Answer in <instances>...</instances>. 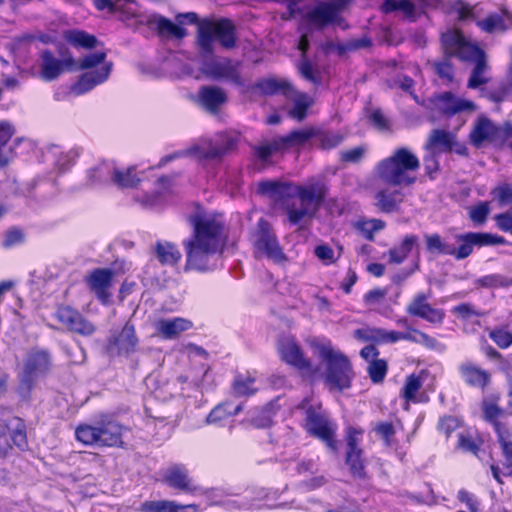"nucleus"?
Here are the masks:
<instances>
[{
    "mask_svg": "<svg viewBox=\"0 0 512 512\" xmlns=\"http://www.w3.org/2000/svg\"><path fill=\"white\" fill-rule=\"evenodd\" d=\"M72 59H58L51 52L41 54L40 77L45 81H52L61 75L66 68L72 66Z\"/></svg>",
    "mask_w": 512,
    "mask_h": 512,
    "instance_id": "26",
    "label": "nucleus"
},
{
    "mask_svg": "<svg viewBox=\"0 0 512 512\" xmlns=\"http://www.w3.org/2000/svg\"><path fill=\"white\" fill-rule=\"evenodd\" d=\"M162 482L168 487L187 495H205L207 490L198 485L190 476L188 468L181 463H173L162 471Z\"/></svg>",
    "mask_w": 512,
    "mask_h": 512,
    "instance_id": "11",
    "label": "nucleus"
},
{
    "mask_svg": "<svg viewBox=\"0 0 512 512\" xmlns=\"http://www.w3.org/2000/svg\"><path fill=\"white\" fill-rule=\"evenodd\" d=\"M348 1L338 0L336 3H319L305 14L304 21L307 25L320 29L332 23L337 17L339 10Z\"/></svg>",
    "mask_w": 512,
    "mask_h": 512,
    "instance_id": "15",
    "label": "nucleus"
},
{
    "mask_svg": "<svg viewBox=\"0 0 512 512\" xmlns=\"http://www.w3.org/2000/svg\"><path fill=\"white\" fill-rule=\"evenodd\" d=\"M458 372L461 379L470 387L484 389L491 381L490 373L471 361L459 364Z\"/></svg>",
    "mask_w": 512,
    "mask_h": 512,
    "instance_id": "25",
    "label": "nucleus"
},
{
    "mask_svg": "<svg viewBox=\"0 0 512 512\" xmlns=\"http://www.w3.org/2000/svg\"><path fill=\"white\" fill-rule=\"evenodd\" d=\"M422 385L423 380L420 376L415 374L407 376L401 392V395L406 400L407 404L409 402H418L416 394L421 389Z\"/></svg>",
    "mask_w": 512,
    "mask_h": 512,
    "instance_id": "46",
    "label": "nucleus"
},
{
    "mask_svg": "<svg viewBox=\"0 0 512 512\" xmlns=\"http://www.w3.org/2000/svg\"><path fill=\"white\" fill-rule=\"evenodd\" d=\"M51 366V355L47 350L33 348L26 354L17 388V392L23 400L30 398L36 381L46 376Z\"/></svg>",
    "mask_w": 512,
    "mask_h": 512,
    "instance_id": "4",
    "label": "nucleus"
},
{
    "mask_svg": "<svg viewBox=\"0 0 512 512\" xmlns=\"http://www.w3.org/2000/svg\"><path fill=\"white\" fill-rule=\"evenodd\" d=\"M442 43L447 54L457 56L461 60L477 62L485 58L484 52L477 45L467 41L458 30L444 33Z\"/></svg>",
    "mask_w": 512,
    "mask_h": 512,
    "instance_id": "12",
    "label": "nucleus"
},
{
    "mask_svg": "<svg viewBox=\"0 0 512 512\" xmlns=\"http://www.w3.org/2000/svg\"><path fill=\"white\" fill-rule=\"evenodd\" d=\"M95 6L99 10L109 9L111 11L119 10L123 7V4L127 6V12L135 16V10L133 8L134 3L130 0H94Z\"/></svg>",
    "mask_w": 512,
    "mask_h": 512,
    "instance_id": "57",
    "label": "nucleus"
},
{
    "mask_svg": "<svg viewBox=\"0 0 512 512\" xmlns=\"http://www.w3.org/2000/svg\"><path fill=\"white\" fill-rule=\"evenodd\" d=\"M192 326L190 320L181 317L162 318L154 323L156 334L165 340L178 338L181 333L189 330Z\"/></svg>",
    "mask_w": 512,
    "mask_h": 512,
    "instance_id": "23",
    "label": "nucleus"
},
{
    "mask_svg": "<svg viewBox=\"0 0 512 512\" xmlns=\"http://www.w3.org/2000/svg\"><path fill=\"white\" fill-rule=\"evenodd\" d=\"M429 296L425 293L416 294L406 308V312L433 324H441L445 317L442 309L434 308L428 303Z\"/></svg>",
    "mask_w": 512,
    "mask_h": 512,
    "instance_id": "16",
    "label": "nucleus"
},
{
    "mask_svg": "<svg viewBox=\"0 0 512 512\" xmlns=\"http://www.w3.org/2000/svg\"><path fill=\"white\" fill-rule=\"evenodd\" d=\"M286 213L289 222L293 225H297L305 218H311L314 214V210L299 202L298 205L296 203L287 205Z\"/></svg>",
    "mask_w": 512,
    "mask_h": 512,
    "instance_id": "47",
    "label": "nucleus"
},
{
    "mask_svg": "<svg viewBox=\"0 0 512 512\" xmlns=\"http://www.w3.org/2000/svg\"><path fill=\"white\" fill-rule=\"evenodd\" d=\"M215 40L225 48L235 45L234 27L229 20L198 23L197 44L204 54H211Z\"/></svg>",
    "mask_w": 512,
    "mask_h": 512,
    "instance_id": "8",
    "label": "nucleus"
},
{
    "mask_svg": "<svg viewBox=\"0 0 512 512\" xmlns=\"http://www.w3.org/2000/svg\"><path fill=\"white\" fill-rule=\"evenodd\" d=\"M252 92L263 96H297L292 83L286 78L269 76L257 81Z\"/></svg>",
    "mask_w": 512,
    "mask_h": 512,
    "instance_id": "18",
    "label": "nucleus"
},
{
    "mask_svg": "<svg viewBox=\"0 0 512 512\" xmlns=\"http://www.w3.org/2000/svg\"><path fill=\"white\" fill-rule=\"evenodd\" d=\"M258 192L275 202L293 198V184L278 180H265L258 183Z\"/></svg>",
    "mask_w": 512,
    "mask_h": 512,
    "instance_id": "28",
    "label": "nucleus"
},
{
    "mask_svg": "<svg viewBox=\"0 0 512 512\" xmlns=\"http://www.w3.org/2000/svg\"><path fill=\"white\" fill-rule=\"evenodd\" d=\"M433 69L444 83H450L453 81L454 71L447 60L435 62L433 64Z\"/></svg>",
    "mask_w": 512,
    "mask_h": 512,
    "instance_id": "62",
    "label": "nucleus"
},
{
    "mask_svg": "<svg viewBox=\"0 0 512 512\" xmlns=\"http://www.w3.org/2000/svg\"><path fill=\"white\" fill-rule=\"evenodd\" d=\"M312 105L313 98H286L282 111L290 118L302 121Z\"/></svg>",
    "mask_w": 512,
    "mask_h": 512,
    "instance_id": "35",
    "label": "nucleus"
},
{
    "mask_svg": "<svg viewBox=\"0 0 512 512\" xmlns=\"http://www.w3.org/2000/svg\"><path fill=\"white\" fill-rule=\"evenodd\" d=\"M242 410L241 405L235 406L231 409V404L228 402L217 405L206 417L207 424L223 425V422L231 416L237 415Z\"/></svg>",
    "mask_w": 512,
    "mask_h": 512,
    "instance_id": "40",
    "label": "nucleus"
},
{
    "mask_svg": "<svg viewBox=\"0 0 512 512\" xmlns=\"http://www.w3.org/2000/svg\"><path fill=\"white\" fill-rule=\"evenodd\" d=\"M326 188L321 181H312L306 185H293V198L297 197L299 202L315 209L322 203L325 198Z\"/></svg>",
    "mask_w": 512,
    "mask_h": 512,
    "instance_id": "21",
    "label": "nucleus"
},
{
    "mask_svg": "<svg viewBox=\"0 0 512 512\" xmlns=\"http://www.w3.org/2000/svg\"><path fill=\"white\" fill-rule=\"evenodd\" d=\"M114 165L110 162H101L86 172L85 186L95 188L112 181Z\"/></svg>",
    "mask_w": 512,
    "mask_h": 512,
    "instance_id": "33",
    "label": "nucleus"
},
{
    "mask_svg": "<svg viewBox=\"0 0 512 512\" xmlns=\"http://www.w3.org/2000/svg\"><path fill=\"white\" fill-rule=\"evenodd\" d=\"M172 185V180L168 176H162L160 177L156 182V191L155 193L149 195L146 194L143 196V199L141 200V203L144 206H154L156 205L159 200L160 196L164 193H167L170 191Z\"/></svg>",
    "mask_w": 512,
    "mask_h": 512,
    "instance_id": "44",
    "label": "nucleus"
},
{
    "mask_svg": "<svg viewBox=\"0 0 512 512\" xmlns=\"http://www.w3.org/2000/svg\"><path fill=\"white\" fill-rule=\"evenodd\" d=\"M76 439L85 445L98 446V429L95 425H79L75 431Z\"/></svg>",
    "mask_w": 512,
    "mask_h": 512,
    "instance_id": "51",
    "label": "nucleus"
},
{
    "mask_svg": "<svg viewBox=\"0 0 512 512\" xmlns=\"http://www.w3.org/2000/svg\"><path fill=\"white\" fill-rule=\"evenodd\" d=\"M478 26L485 32L491 33L496 30H503L504 20L503 16L499 14H492L486 17L484 20L478 22Z\"/></svg>",
    "mask_w": 512,
    "mask_h": 512,
    "instance_id": "58",
    "label": "nucleus"
},
{
    "mask_svg": "<svg viewBox=\"0 0 512 512\" xmlns=\"http://www.w3.org/2000/svg\"><path fill=\"white\" fill-rule=\"evenodd\" d=\"M14 447L27 449L26 424L9 409L0 407V457L8 456Z\"/></svg>",
    "mask_w": 512,
    "mask_h": 512,
    "instance_id": "5",
    "label": "nucleus"
},
{
    "mask_svg": "<svg viewBox=\"0 0 512 512\" xmlns=\"http://www.w3.org/2000/svg\"><path fill=\"white\" fill-rule=\"evenodd\" d=\"M138 342L134 325L126 322L118 334L108 339L106 349L111 356L127 357L136 351Z\"/></svg>",
    "mask_w": 512,
    "mask_h": 512,
    "instance_id": "14",
    "label": "nucleus"
},
{
    "mask_svg": "<svg viewBox=\"0 0 512 512\" xmlns=\"http://www.w3.org/2000/svg\"><path fill=\"white\" fill-rule=\"evenodd\" d=\"M284 150L282 146V140L279 137L274 138L270 142H265L255 147L256 155L261 160H267L274 152Z\"/></svg>",
    "mask_w": 512,
    "mask_h": 512,
    "instance_id": "56",
    "label": "nucleus"
},
{
    "mask_svg": "<svg viewBox=\"0 0 512 512\" xmlns=\"http://www.w3.org/2000/svg\"><path fill=\"white\" fill-rule=\"evenodd\" d=\"M147 23L155 27L161 37L182 39L187 35V30L181 24L173 23L171 20L153 14L147 18Z\"/></svg>",
    "mask_w": 512,
    "mask_h": 512,
    "instance_id": "29",
    "label": "nucleus"
},
{
    "mask_svg": "<svg viewBox=\"0 0 512 512\" xmlns=\"http://www.w3.org/2000/svg\"><path fill=\"white\" fill-rule=\"evenodd\" d=\"M63 38L74 47L91 49L97 45V39L94 35L79 29L64 31Z\"/></svg>",
    "mask_w": 512,
    "mask_h": 512,
    "instance_id": "39",
    "label": "nucleus"
},
{
    "mask_svg": "<svg viewBox=\"0 0 512 512\" xmlns=\"http://www.w3.org/2000/svg\"><path fill=\"white\" fill-rule=\"evenodd\" d=\"M418 241L417 235H406L398 245L388 251L389 262L394 264L403 263L414 246L418 244Z\"/></svg>",
    "mask_w": 512,
    "mask_h": 512,
    "instance_id": "37",
    "label": "nucleus"
},
{
    "mask_svg": "<svg viewBox=\"0 0 512 512\" xmlns=\"http://www.w3.org/2000/svg\"><path fill=\"white\" fill-rule=\"evenodd\" d=\"M489 337L501 349H506L512 345V334L505 329H494L490 331Z\"/></svg>",
    "mask_w": 512,
    "mask_h": 512,
    "instance_id": "61",
    "label": "nucleus"
},
{
    "mask_svg": "<svg viewBox=\"0 0 512 512\" xmlns=\"http://www.w3.org/2000/svg\"><path fill=\"white\" fill-rule=\"evenodd\" d=\"M42 155L45 162L53 165L59 173H63L74 164L79 151L76 148L63 150L58 145L50 144L44 148Z\"/></svg>",
    "mask_w": 512,
    "mask_h": 512,
    "instance_id": "20",
    "label": "nucleus"
},
{
    "mask_svg": "<svg viewBox=\"0 0 512 512\" xmlns=\"http://www.w3.org/2000/svg\"><path fill=\"white\" fill-rule=\"evenodd\" d=\"M373 431L379 438L383 440L385 446L392 447L396 444V431L394 425L391 422H378L373 427Z\"/></svg>",
    "mask_w": 512,
    "mask_h": 512,
    "instance_id": "50",
    "label": "nucleus"
},
{
    "mask_svg": "<svg viewBox=\"0 0 512 512\" xmlns=\"http://www.w3.org/2000/svg\"><path fill=\"white\" fill-rule=\"evenodd\" d=\"M482 441H476L470 434H459L458 447L477 456Z\"/></svg>",
    "mask_w": 512,
    "mask_h": 512,
    "instance_id": "60",
    "label": "nucleus"
},
{
    "mask_svg": "<svg viewBox=\"0 0 512 512\" xmlns=\"http://www.w3.org/2000/svg\"><path fill=\"white\" fill-rule=\"evenodd\" d=\"M140 512H198V505L178 504L172 500L145 501L139 508Z\"/></svg>",
    "mask_w": 512,
    "mask_h": 512,
    "instance_id": "31",
    "label": "nucleus"
},
{
    "mask_svg": "<svg viewBox=\"0 0 512 512\" xmlns=\"http://www.w3.org/2000/svg\"><path fill=\"white\" fill-rule=\"evenodd\" d=\"M155 254L163 265L173 266L181 259V253L178 248L173 243L166 241H158L156 243Z\"/></svg>",
    "mask_w": 512,
    "mask_h": 512,
    "instance_id": "38",
    "label": "nucleus"
},
{
    "mask_svg": "<svg viewBox=\"0 0 512 512\" xmlns=\"http://www.w3.org/2000/svg\"><path fill=\"white\" fill-rule=\"evenodd\" d=\"M281 358L288 364L298 368L308 367V362L304 359L299 347L292 340H285L279 345Z\"/></svg>",
    "mask_w": 512,
    "mask_h": 512,
    "instance_id": "34",
    "label": "nucleus"
},
{
    "mask_svg": "<svg viewBox=\"0 0 512 512\" xmlns=\"http://www.w3.org/2000/svg\"><path fill=\"white\" fill-rule=\"evenodd\" d=\"M375 206L383 213L397 212L404 200V194L398 189H381L375 194Z\"/></svg>",
    "mask_w": 512,
    "mask_h": 512,
    "instance_id": "30",
    "label": "nucleus"
},
{
    "mask_svg": "<svg viewBox=\"0 0 512 512\" xmlns=\"http://www.w3.org/2000/svg\"><path fill=\"white\" fill-rule=\"evenodd\" d=\"M304 427L311 436L324 442L331 450H336V425L320 405H310L305 409Z\"/></svg>",
    "mask_w": 512,
    "mask_h": 512,
    "instance_id": "10",
    "label": "nucleus"
},
{
    "mask_svg": "<svg viewBox=\"0 0 512 512\" xmlns=\"http://www.w3.org/2000/svg\"><path fill=\"white\" fill-rule=\"evenodd\" d=\"M491 196L493 201H496L501 207L512 206V182L497 185L491 191Z\"/></svg>",
    "mask_w": 512,
    "mask_h": 512,
    "instance_id": "52",
    "label": "nucleus"
},
{
    "mask_svg": "<svg viewBox=\"0 0 512 512\" xmlns=\"http://www.w3.org/2000/svg\"><path fill=\"white\" fill-rule=\"evenodd\" d=\"M98 446H121L123 426L112 418H104L97 422Z\"/></svg>",
    "mask_w": 512,
    "mask_h": 512,
    "instance_id": "24",
    "label": "nucleus"
},
{
    "mask_svg": "<svg viewBox=\"0 0 512 512\" xmlns=\"http://www.w3.org/2000/svg\"><path fill=\"white\" fill-rule=\"evenodd\" d=\"M488 80V66L486 60L485 58L480 59L475 62V67L468 80V87L473 89L479 88L480 86L487 83Z\"/></svg>",
    "mask_w": 512,
    "mask_h": 512,
    "instance_id": "45",
    "label": "nucleus"
},
{
    "mask_svg": "<svg viewBox=\"0 0 512 512\" xmlns=\"http://www.w3.org/2000/svg\"><path fill=\"white\" fill-rule=\"evenodd\" d=\"M319 353L326 364V383L339 391L349 388L353 377L349 359L330 346H322Z\"/></svg>",
    "mask_w": 512,
    "mask_h": 512,
    "instance_id": "6",
    "label": "nucleus"
},
{
    "mask_svg": "<svg viewBox=\"0 0 512 512\" xmlns=\"http://www.w3.org/2000/svg\"><path fill=\"white\" fill-rule=\"evenodd\" d=\"M55 317L68 330L80 335L89 336L95 331L94 326L71 307L58 308Z\"/></svg>",
    "mask_w": 512,
    "mask_h": 512,
    "instance_id": "19",
    "label": "nucleus"
},
{
    "mask_svg": "<svg viewBox=\"0 0 512 512\" xmlns=\"http://www.w3.org/2000/svg\"><path fill=\"white\" fill-rule=\"evenodd\" d=\"M192 235L183 241L185 270L208 272L216 269L223 251L225 226L221 215L198 208L189 216Z\"/></svg>",
    "mask_w": 512,
    "mask_h": 512,
    "instance_id": "1",
    "label": "nucleus"
},
{
    "mask_svg": "<svg viewBox=\"0 0 512 512\" xmlns=\"http://www.w3.org/2000/svg\"><path fill=\"white\" fill-rule=\"evenodd\" d=\"M385 226L386 224L383 220L371 219L361 225V230L363 231L365 238L372 241L374 239V233L383 230Z\"/></svg>",
    "mask_w": 512,
    "mask_h": 512,
    "instance_id": "63",
    "label": "nucleus"
},
{
    "mask_svg": "<svg viewBox=\"0 0 512 512\" xmlns=\"http://www.w3.org/2000/svg\"><path fill=\"white\" fill-rule=\"evenodd\" d=\"M79 67L81 69L96 68L84 73L72 86L73 93L85 94L108 78L112 64L106 61V54L104 52H95L84 56L79 61Z\"/></svg>",
    "mask_w": 512,
    "mask_h": 512,
    "instance_id": "7",
    "label": "nucleus"
},
{
    "mask_svg": "<svg viewBox=\"0 0 512 512\" xmlns=\"http://www.w3.org/2000/svg\"><path fill=\"white\" fill-rule=\"evenodd\" d=\"M314 135V131L312 129H299L290 132L286 136L279 137L282 140V146L284 149L296 146L303 145L306 143L312 136Z\"/></svg>",
    "mask_w": 512,
    "mask_h": 512,
    "instance_id": "49",
    "label": "nucleus"
},
{
    "mask_svg": "<svg viewBox=\"0 0 512 512\" xmlns=\"http://www.w3.org/2000/svg\"><path fill=\"white\" fill-rule=\"evenodd\" d=\"M239 141V135L234 132H222L215 138H201L199 142L191 145L186 149H182L162 157L158 164V168H162L173 160L193 157L199 162L218 161L225 154L236 149Z\"/></svg>",
    "mask_w": 512,
    "mask_h": 512,
    "instance_id": "3",
    "label": "nucleus"
},
{
    "mask_svg": "<svg viewBox=\"0 0 512 512\" xmlns=\"http://www.w3.org/2000/svg\"><path fill=\"white\" fill-rule=\"evenodd\" d=\"M195 105L211 115H217L227 98H192Z\"/></svg>",
    "mask_w": 512,
    "mask_h": 512,
    "instance_id": "53",
    "label": "nucleus"
},
{
    "mask_svg": "<svg viewBox=\"0 0 512 512\" xmlns=\"http://www.w3.org/2000/svg\"><path fill=\"white\" fill-rule=\"evenodd\" d=\"M437 100L436 106L447 115H455L462 111H472L475 109V104L472 101L460 100L453 101L455 98H435Z\"/></svg>",
    "mask_w": 512,
    "mask_h": 512,
    "instance_id": "41",
    "label": "nucleus"
},
{
    "mask_svg": "<svg viewBox=\"0 0 512 512\" xmlns=\"http://www.w3.org/2000/svg\"><path fill=\"white\" fill-rule=\"evenodd\" d=\"M426 249L431 254L449 255L453 252V244L443 239L439 234H425L424 235Z\"/></svg>",
    "mask_w": 512,
    "mask_h": 512,
    "instance_id": "42",
    "label": "nucleus"
},
{
    "mask_svg": "<svg viewBox=\"0 0 512 512\" xmlns=\"http://www.w3.org/2000/svg\"><path fill=\"white\" fill-rule=\"evenodd\" d=\"M366 148L364 146L354 147L340 152V159L343 162L358 163L364 157Z\"/></svg>",
    "mask_w": 512,
    "mask_h": 512,
    "instance_id": "64",
    "label": "nucleus"
},
{
    "mask_svg": "<svg viewBox=\"0 0 512 512\" xmlns=\"http://www.w3.org/2000/svg\"><path fill=\"white\" fill-rule=\"evenodd\" d=\"M254 383L255 379L250 375H237L233 382V392L237 396L253 395L257 391Z\"/></svg>",
    "mask_w": 512,
    "mask_h": 512,
    "instance_id": "48",
    "label": "nucleus"
},
{
    "mask_svg": "<svg viewBox=\"0 0 512 512\" xmlns=\"http://www.w3.org/2000/svg\"><path fill=\"white\" fill-rule=\"evenodd\" d=\"M362 431L350 428L347 436L346 463L353 476L365 477L364 464L362 461V449L360 448Z\"/></svg>",
    "mask_w": 512,
    "mask_h": 512,
    "instance_id": "17",
    "label": "nucleus"
},
{
    "mask_svg": "<svg viewBox=\"0 0 512 512\" xmlns=\"http://www.w3.org/2000/svg\"><path fill=\"white\" fill-rule=\"evenodd\" d=\"M455 240L459 244V247L456 248L453 244L454 253H451V256L457 260H462L470 256L473 251V246L475 245L482 247L503 244L505 242L504 238L501 236L483 232H468L464 234H458L455 236Z\"/></svg>",
    "mask_w": 512,
    "mask_h": 512,
    "instance_id": "13",
    "label": "nucleus"
},
{
    "mask_svg": "<svg viewBox=\"0 0 512 512\" xmlns=\"http://www.w3.org/2000/svg\"><path fill=\"white\" fill-rule=\"evenodd\" d=\"M253 246L258 257L264 256L275 264H283L287 261V256L271 225L263 218L258 221L253 234Z\"/></svg>",
    "mask_w": 512,
    "mask_h": 512,
    "instance_id": "9",
    "label": "nucleus"
},
{
    "mask_svg": "<svg viewBox=\"0 0 512 512\" xmlns=\"http://www.w3.org/2000/svg\"><path fill=\"white\" fill-rule=\"evenodd\" d=\"M420 168L418 157L408 148L396 149L389 157L379 161L374 168L375 177L381 182L394 186H410L416 181Z\"/></svg>",
    "mask_w": 512,
    "mask_h": 512,
    "instance_id": "2",
    "label": "nucleus"
},
{
    "mask_svg": "<svg viewBox=\"0 0 512 512\" xmlns=\"http://www.w3.org/2000/svg\"><path fill=\"white\" fill-rule=\"evenodd\" d=\"M387 362L384 359L370 361L367 366V373L373 383H381L387 373Z\"/></svg>",
    "mask_w": 512,
    "mask_h": 512,
    "instance_id": "55",
    "label": "nucleus"
},
{
    "mask_svg": "<svg viewBox=\"0 0 512 512\" xmlns=\"http://www.w3.org/2000/svg\"><path fill=\"white\" fill-rule=\"evenodd\" d=\"M455 144V136L446 130L434 129L431 131L425 149L430 153L451 152Z\"/></svg>",
    "mask_w": 512,
    "mask_h": 512,
    "instance_id": "32",
    "label": "nucleus"
},
{
    "mask_svg": "<svg viewBox=\"0 0 512 512\" xmlns=\"http://www.w3.org/2000/svg\"><path fill=\"white\" fill-rule=\"evenodd\" d=\"M112 182L120 188H132L140 182V178L133 167L123 170L114 167Z\"/></svg>",
    "mask_w": 512,
    "mask_h": 512,
    "instance_id": "43",
    "label": "nucleus"
},
{
    "mask_svg": "<svg viewBox=\"0 0 512 512\" xmlns=\"http://www.w3.org/2000/svg\"><path fill=\"white\" fill-rule=\"evenodd\" d=\"M112 277V270L108 268H98L93 270L87 279L90 289L103 303H106L109 298L107 290L111 286Z\"/></svg>",
    "mask_w": 512,
    "mask_h": 512,
    "instance_id": "27",
    "label": "nucleus"
},
{
    "mask_svg": "<svg viewBox=\"0 0 512 512\" xmlns=\"http://www.w3.org/2000/svg\"><path fill=\"white\" fill-rule=\"evenodd\" d=\"M392 331L376 327H364L356 329L353 337L362 342H374L378 344L392 343Z\"/></svg>",
    "mask_w": 512,
    "mask_h": 512,
    "instance_id": "36",
    "label": "nucleus"
},
{
    "mask_svg": "<svg viewBox=\"0 0 512 512\" xmlns=\"http://www.w3.org/2000/svg\"><path fill=\"white\" fill-rule=\"evenodd\" d=\"M500 445L502 448V453L504 456V463H503V474L505 476H511L512 475V441L510 439H502L500 437Z\"/></svg>",
    "mask_w": 512,
    "mask_h": 512,
    "instance_id": "59",
    "label": "nucleus"
},
{
    "mask_svg": "<svg viewBox=\"0 0 512 512\" xmlns=\"http://www.w3.org/2000/svg\"><path fill=\"white\" fill-rule=\"evenodd\" d=\"M501 132V127L494 125L488 118L482 116L477 119L469 134L470 142L476 148L487 142L495 141Z\"/></svg>",
    "mask_w": 512,
    "mask_h": 512,
    "instance_id": "22",
    "label": "nucleus"
},
{
    "mask_svg": "<svg viewBox=\"0 0 512 512\" xmlns=\"http://www.w3.org/2000/svg\"><path fill=\"white\" fill-rule=\"evenodd\" d=\"M15 133L14 126L5 120H0V167L7 164V158L3 155V148L10 141Z\"/></svg>",
    "mask_w": 512,
    "mask_h": 512,
    "instance_id": "54",
    "label": "nucleus"
}]
</instances>
